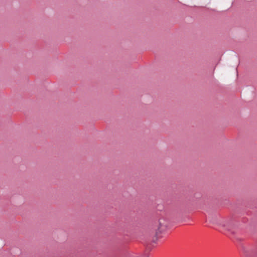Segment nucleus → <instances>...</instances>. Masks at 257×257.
I'll list each match as a JSON object with an SVG mask.
<instances>
[{"label":"nucleus","instance_id":"obj_1","mask_svg":"<svg viewBox=\"0 0 257 257\" xmlns=\"http://www.w3.org/2000/svg\"><path fill=\"white\" fill-rule=\"evenodd\" d=\"M241 249L246 257H257V247L248 245H242Z\"/></svg>","mask_w":257,"mask_h":257},{"label":"nucleus","instance_id":"obj_2","mask_svg":"<svg viewBox=\"0 0 257 257\" xmlns=\"http://www.w3.org/2000/svg\"><path fill=\"white\" fill-rule=\"evenodd\" d=\"M169 223L164 218H161L159 220V226L158 229V231L156 232L157 235H158V232L162 233L164 231L166 230Z\"/></svg>","mask_w":257,"mask_h":257},{"label":"nucleus","instance_id":"obj_3","mask_svg":"<svg viewBox=\"0 0 257 257\" xmlns=\"http://www.w3.org/2000/svg\"><path fill=\"white\" fill-rule=\"evenodd\" d=\"M224 227L228 231H230L231 233H234V231L232 230V229L230 228L227 225H224Z\"/></svg>","mask_w":257,"mask_h":257}]
</instances>
